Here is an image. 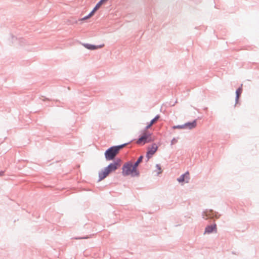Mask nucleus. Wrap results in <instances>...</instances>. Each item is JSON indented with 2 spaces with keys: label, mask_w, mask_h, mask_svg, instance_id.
I'll return each mask as SVG.
<instances>
[{
  "label": "nucleus",
  "mask_w": 259,
  "mask_h": 259,
  "mask_svg": "<svg viewBox=\"0 0 259 259\" xmlns=\"http://www.w3.org/2000/svg\"><path fill=\"white\" fill-rule=\"evenodd\" d=\"M121 160L120 158L116 159L113 162L110 163L104 169L99 172V181H101L106 178L110 173L115 171L121 165Z\"/></svg>",
  "instance_id": "nucleus-1"
},
{
  "label": "nucleus",
  "mask_w": 259,
  "mask_h": 259,
  "mask_svg": "<svg viewBox=\"0 0 259 259\" xmlns=\"http://www.w3.org/2000/svg\"><path fill=\"white\" fill-rule=\"evenodd\" d=\"M127 144L128 143H125L117 146H113L108 148L104 153L106 160L107 161L114 160L120 150Z\"/></svg>",
  "instance_id": "nucleus-2"
},
{
  "label": "nucleus",
  "mask_w": 259,
  "mask_h": 259,
  "mask_svg": "<svg viewBox=\"0 0 259 259\" xmlns=\"http://www.w3.org/2000/svg\"><path fill=\"white\" fill-rule=\"evenodd\" d=\"M122 174L123 176L131 175L133 177H139L140 172L138 169L134 167L133 162L131 161L125 162L122 168Z\"/></svg>",
  "instance_id": "nucleus-3"
},
{
  "label": "nucleus",
  "mask_w": 259,
  "mask_h": 259,
  "mask_svg": "<svg viewBox=\"0 0 259 259\" xmlns=\"http://www.w3.org/2000/svg\"><path fill=\"white\" fill-rule=\"evenodd\" d=\"M152 134L147 132L144 133L142 135L139 137L136 143L137 144H145L147 143L152 142L153 140L151 138Z\"/></svg>",
  "instance_id": "nucleus-4"
},
{
  "label": "nucleus",
  "mask_w": 259,
  "mask_h": 259,
  "mask_svg": "<svg viewBox=\"0 0 259 259\" xmlns=\"http://www.w3.org/2000/svg\"><path fill=\"white\" fill-rule=\"evenodd\" d=\"M203 215L206 217V220L208 219H219L220 217V214L218 212L214 211L212 209L206 210L203 212Z\"/></svg>",
  "instance_id": "nucleus-5"
},
{
  "label": "nucleus",
  "mask_w": 259,
  "mask_h": 259,
  "mask_svg": "<svg viewBox=\"0 0 259 259\" xmlns=\"http://www.w3.org/2000/svg\"><path fill=\"white\" fill-rule=\"evenodd\" d=\"M108 0H100L97 4L96 5H95V6L94 7V8L93 9V10L90 12V13L85 16L84 17H83L82 18V20H87L88 19H89V18H90L91 16H92L95 12L98 9V8H99V7L105 1H108Z\"/></svg>",
  "instance_id": "nucleus-6"
},
{
  "label": "nucleus",
  "mask_w": 259,
  "mask_h": 259,
  "mask_svg": "<svg viewBox=\"0 0 259 259\" xmlns=\"http://www.w3.org/2000/svg\"><path fill=\"white\" fill-rule=\"evenodd\" d=\"M158 149V146L155 143H153L152 145V147L150 149H148L146 153V157L147 158L148 161L152 155L157 151Z\"/></svg>",
  "instance_id": "nucleus-7"
},
{
  "label": "nucleus",
  "mask_w": 259,
  "mask_h": 259,
  "mask_svg": "<svg viewBox=\"0 0 259 259\" xmlns=\"http://www.w3.org/2000/svg\"><path fill=\"white\" fill-rule=\"evenodd\" d=\"M81 45L85 49L91 51L97 50V49L99 48L101 46H103V45L98 46L88 43H82Z\"/></svg>",
  "instance_id": "nucleus-8"
},
{
  "label": "nucleus",
  "mask_w": 259,
  "mask_h": 259,
  "mask_svg": "<svg viewBox=\"0 0 259 259\" xmlns=\"http://www.w3.org/2000/svg\"><path fill=\"white\" fill-rule=\"evenodd\" d=\"M190 177L188 171H187L185 174L182 175L179 178L177 179V181L179 183L184 182L185 181H186V183H188Z\"/></svg>",
  "instance_id": "nucleus-9"
},
{
  "label": "nucleus",
  "mask_w": 259,
  "mask_h": 259,
  "mask_svg": "<svg viewBox=\"0 0 259 259\" xmlns=\"http://www.w3.org/2000/svg\"><path fill=\"white\" fill-rule=\"evenodd\" d=\"M217 225L214 224L213 225L207 226L205 229L204 233L210 234L213 232H217Z\"/></svg>",
  "instance_id": "nucleus-10"
},
{
  "label": "nucleus",
  "mask_w": 259,
  "mask_h": 259,
  "mask_svg": "<svg viewBox=\"0 0 259 259\" xmlns=\"http://www.w3.org/2000/svg\"><path fill=\"white\" fill-rule=\"evenodd\" d=\"M185 129L192 130L197 125L196 120H194L192 122H188L184 124Z\"/></svg>",
  "instance_id": "nucleus-11"
},
{
  "label": "nucleus",
  "mask_w": 259,
  "mask_h": 259,
  "mask_svg": "<svg viewBox=\"0 0 259 259\" xmlns=\"http://www.w3.org/2000/svg\"><path fill=\"white\" fill-rule=\"evenodd\" d=\"M159 115H157L154 118H153L149 124L145 127V131L149 129L154 123H155L160 118Z\"/></svg>",
  "instance_id": "nucleus-12"
},
{
  "label": "nucleus",
  "mask_w": 259,
  "mask_h": 259,
  "mask_svg": "<svg viewBox=\"0 0 259 259\" xmlns=\"http://www.w3.org/2000/svg\"><path fill=\"white\" fill-rule=\"evenodd\" d=\"M143 156L141 155L137 160V161L133 164L134 167H135L136 169H138V167L140 163H141L143 159Z\"/></svg>",
  "instance_id": "nucleus-13"
},
{
  "label": "nucleus",
  "mask_w": 259,
  "mask_h": 259,
  "mask_svg": "<svg viewBox=\"0 0 259 259\" xmlns=\"http://www.w3.org/2000/svg\"><path fill=\"white\" fill-rule=\"evenodd\" d=\"M242 84H241V86L240 87H239L237 90L236 91V96H241V94H242Z\"/></svg>",
  "instance_id": "nucleus-14"
},
{
  "label": "nucleus",
  "mask_w": 259,
  "mask_h": 259,
  "mask_svg": "<svg viewBox=\"0 0 259 259\" xmlns=\"http://www.w3.org/2000/svg\"><path fill=\"white\" fill-rule=\"evenodd\" d=\"M172 129H185L184 125H174L172 126Z\"/></svg>",
  "instance_id": "nucleus-15"
},
{
  "label": "nucleus",
  "mask_w": 259,
  "mask_h": 259,
  "mask_svg": "<svg viewBox=\"0 0 259 259\" xmlns=\"http://www.w3.org/2000/svg\"><path fill=\"white\" fill-rule=\"evenodd\" d=\"M156 168H157L158 170H159V171H158V172H157V174H158V175H159V174H161V173L162 172V170H161V168L160 165V164H157L156 165Z\"/></svg>",
  "instance_id": "nucleus-16"
},
{
  "label": "nucleus",
  "mask_w": 259,
  "mask_h": 259,
  "mask_svg": "<svg viewBox=\"0 0 259 259\" xmlns=\"http://www.w3.org/2000/svg\"><path fill=\"white\" fill-rule=\"evenodd\" d=\"M177 142V140L175 138H174L171 141V142H170L171 145H174V144H176Z\"/></svg>",
  "instance_id": "nucleus-17"
},
{
  "label": "nucleus",
  "mask_w": 259,
  "mask_h": 259,
  "mask_svg": "<svg viewBox=\"0 0 259 259\" xmlns=\"http://www.w3.org/2000/svg\"><path fill=\"white\" fill-rule=\"evenodd\" d=\"M239 98L240 97L239 96H236V97H235V105H236L238 103V101H239Z\"/></svg>",
  "instance_id": "nucleus-18"
},
{
  "label": "nucleus",
  "mask_w": 259,
  "mask_h": 259,
  "mask_svg": "<svg viewBox=\"0 0 259 259\" xmlns=\"http://www.w3.org/2000/svg\"><path fill=\"white\" fill-rule=\"evenodd\" d=\"M88 238H89L88 236H84V237H76V238H75L76 239H88Z\"/></svg>",
  "instance_id": "nucleus-19"
},
{
  "label": "nucleus",
  "mask_w": 259,
  "mask_h": 259,
  "mask_svg": "<svg viewBox=\"0 0 259 259\" xmlns=\"http://www.w3.org/2000/svg\"><path fill=\"white\" fill-rule=\"evenodd\" d=\"M4 175V172L3 171H0V177L3 176Z\"/></svg>",
  "instance_id": "nucleus-20"
},
{
  "label": "nucleus",
  "mask_w": 259,
  "mask_h": 259,
  "mask_svg": "<svg viewBox=\"0 0 259 259\" xmlns=\"http://www.w3.org/2000/svg\"><path fill=\"white\" fill-rule=\"evenodd\" d=\"M42 100L43 101H47V100L49 101L50 100H49L48 98H45L44 99H42Z\"/></svg>",
  "instance_id": "nucleus-21"
},
{
  "label": "nucleus",
  "mask_w": 259,
  "mask_h": 259,
  "mask_svg": "<svg viewBox=\"0 0 259 259\" xmlns=\"http://www.w3.org/2000/svg\"><path fill=\"white\" fill-rule=\"evenodd\" d=\"M12 37L13 39H14V38L17 39V37H15V36L13 35H12Z\"/></svg>",
  "instance_id": "nucleus-22"
},
{
  "label": "nucleus",
  "mask_w": 259,
  "mask_h": 259,
  "mask_svg": "<svg viewBox=\"0 0 259 259\" xmlns=\"http://www.w3.org/2000/svg\"><path fill=\"white\" fill-rule=\"evenodd\" d=\"M177 103V101H176V102H175V103H174L171 106H175V104H176V103Z\"/></svg>",
  "instance_id": "nucleus-23"
}]
</instances>
